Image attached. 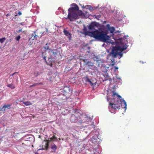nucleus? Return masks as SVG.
<instances>
[{"mask_svg":"<svg viewBox=\"0 0 154 154\" xmlns=\"http://www.w3.org/2000/svg\"><path fill=\"white\" fill-rule=\"evenodd\" d=\"M116 95L117 97L113 99V103H111L110 102L109 103V105L110 106L111 108L115 110L119 109L121 106L122 108H125V109H126L127 106L126 102L120 95H118L115 92L113 93L112 96L114 97Z\"/></svg>","mask_w":154,"mask_h":154,"instance_id":"1","label":"nucleus"},{"mask_svg":"<svg viewBox=\"0 0 154 154\" xmlns=\"http://www.w3.org/2000/svg\"><path fill=\"white\" fill-rule=\"evenodd\" d=\"M126 39L125 36L119 39L121 46H118L113 48L111 52L112 57H116L118 54V51H123L127 48L128 46L126 45L128 43V42Z\"/></svg>","mask_w":154,"mask_h":154,"instance_id":"2","label":"nucleus"},{"mask_svg":"<svg viewBox=\"0 0 154 154\" xmlns=\"http://www.w3.org/2000/svg\"><path fill=\"white\" fill-rule=\"evenodd\" d=\"M91 36L98 40L106 42L109 40V37L107 35V33L101 30H96L94 31L89 32Z\"/></svg>","mask_w":154,"mask_h":154,"instance_id":"3","label":"nucleus"},{"mask_svg":"<svg viewBox=\"0 0 154 154\" xmlns=\"http://www.w3.org/2000/svg\"><path fill=\"white\" fill-rule=\"evenodd\" d=\"M68 14L67 16L68 18L70 21H72L78 18V15L76 11H73L68 10Z\"/></svg>","mask_w":154,"mask_h":154,"instance_id":"4","label":"nucleus"},{"mask_svg":"<svg viewBox=\"0 0 154 154\" xmlns=\"http://www.w3.org/2000/svg\"><path fill=\"white\" fill-rule=\"evenodd\" d=\"M84 80H85V82H89L90 85L92 86H95L97 83L96 81L95 80V82H94V80H92V79H89L88 76H86L84 77L83 78Z\"/></svg>","mask_w":154,"mask_h":154,"instance_id":"5","label":"nucleus"},{"mask_svg":"<svg viewBox=\"0 0 154 154\" xmlns=\"http://www.w3.org/2000/svg\"><path fill=\"white\" fill-rule=\"evenodd\" d=\"M71 5L72 6V7L69 8L68 10L72 11H76L75 10H79V8L78 6L75 3H73L71 4Z\"/></svg>","mask_w":154,"mask_h":154,"instance_id":"6","label":"nucleus"},{"mask_svg":"<svg viewBox=\"0 0 154 154\" xmlns=\"http://www.w3.org/2000/svg\"><path fill=\"white\" fill-rule=\"evenodd\" d=\"M97 23H93L90 24L88 26V29L91 30L95 29V28L97 26Z\"/></svg>","mask_w":154,"mask_h":154,"instance_id":"7","label":"nucleus"},{"mask_svg":"<svg viewBox=\"0 0 154 154\" xmlns=\"http://www.w3.org/2000/svg\"><path fill=\"white\" fill-rule=\"evenodd\" d=\"M77 117H76L75 115L72 114L70 119V121L72 123H75L77 121Z\"/></svg>","mask_w":154,"mask_h":154,"instance_id":"8","label":"nucleus"},{"mask_svg":"<svg viewBox=\"0 0 154 154\" xmlns=\"http://www.w3.org/2000/svg\"><path fill=\"white\" fill-rule=\"evenodd\" d=\"M106 27L109 30L110 33H113L115 30V29L113 27H110L109 24H107L106 25Z\"/></svg>","mask_w":154,"mask_h":154,"instance_id":"9","label":"nucleus"},{"mask_svg":"<svg viewBox=\"0 0 154 154\" xmlns=\"http://www.w3.org/2000/svg\"><path fill=\"white\" fill-rule=\"evenodd\" d=\"M51 148L54 152H55L57 147L54 143H53L51 145Z\"/></svg>","mask_w":154,"mask_h":154,"instance_id":"10","label":"nucleus"},{"mask_svg":"<svg viewBox=\"0 0 154 154\" xmlns=\"http://www.w3.org/2000/svg\"><path fill=\"white\" fill-rule=\"evenodd\" d=\"M11 106V105H10V104H8L7 105H5L2 108L1 110H2L5 111V109L6 108H8V109H9L10 108Z\"/></svg>","mask_w":154,"mask_h":154,"instance_id":"11","label":"nucleus"},{"mask_svg":"<svg viewBox=\"0 0 154 154\" xmlns=\"http://www.w3.org/2000/svg\"><path fill=\"white\" fill-rule=\"evenodd\" d=\"M64 33L66 35V36L68 37L69 38H70L71 36V34L69 32L66 30H64Z\"/></svg>","mask_w":154,"mask_h":154,"instance_id":"12","label":"nucleus"},{"mask_svg":"<svg viewBox=\"0 0 154 154\" xmlns=\"http://www.w3.org/2000/svg\"><path fill=\"white\" fill-rule=\"evenodd\" d=\"M8 87H10L11 89H14L15 88V86L13 84H9L7 85Z\"/></svg>","mask_w":154,"mask_h":154,"instance_id":"13","label":"nucleus"},{"mask_svg":"<svg viewBox=\"0 0 154 154\" xmlns=\"http://www.w3.org/2000/svg\"><path fill=\"white\" fill-rule=\"evenodd\" d=\"M23 103L26 106H29L32 104V103L29 101H26L24 102Z\"/></svg>","mask_w":154,"mask_h":154,"instance_id":"14","label":"nucleus"},{"mask_svg":"<svg viewBox=\"0 0 154 154\" xmlns=\"http://www.w3.org/2000/svg\"><path fill=\"white\" fill-rule=\"evenodd\" d=\"M44 49L45 50V51H47L49 49V48L48 43H46L44 47Z\"/></svg>","mask_w":154,"mask_h":154,"instance_id":"15","label":"nucleus"},{"mask_svg":"<svg viewBox=\"0 0 154 154\" xmlns=\"http://www.w3.org/2000/svg\"><path fill=\"white\" fill-rule=\"evenodd\" d=\"M6 38L5 37H3L2 38H0V42L2 44L5 40Z\"/></svg>","mask_w":154,"mask_h":154,"instance_id":"16","label":"nucleus"},{"mask_svg":"<svg viewBox=\"0 0 154 154\" xmlns=\"http://www.w3.org/2000/svg\"><path fill=\"white\" fill-rule=\"evenodd\" d=\"M105 80H109L110 81H111L112 80V79L110 78H109V76H108V75H106V77H105Z\"/></svg>","mask_w":154,"mask_h":154,"instance_id":"17","label":"nucleus"},{"mask_svg":"<svg viewBox=\"0 0 154 154\" xmlns=\"http://www.w3.org/2000/svg\"><path fill=\"white\" fill-rule=\"evenodd\" d=\"M48 146H49V144H48V143H45V148H43V149H45L46 150H47L48 148Z\"/></svg>","mask_w":154,"mask_h":154,"instance_id":"18","label":"nucleus"},{"mask_svg":"<svg viewBox=\"0 0 154 154\" xmlns=\"http://www.w3.org/2000/svg\"><path fill=\"white\" fill-rule=\"evenodd\" d=\"M34 75L36 77L39 75V72L38 71H35L34 72Z\"/></svg>","mask_w":154,"mask_h":154,"instance_id":"19","label":"nucleus"},{"mask_svg":"<svg viewBox=\"0 0 154 154\" xmlns=\"http://www.w3.org/2000/svg\"><path fill=\"white\" fill-rule=\"evenodd\" d=\"M56 139L57 138L55 135H53V136L52 137L50 138V141H52L54 139Z\"/></svg>","mask_w":154,"mask_h":154,"instance_id":"20","label":"nucleus"},{"mask_svg":"<svg viewBox=\"0 0 154 154\" xmlns=\"http://www.w3.org/2000/svg\"><path fill=\"white\" fill-rule=\"evenodd\" d=\"M32 37V39L33 40L35 38H37V35L36 34H33Z\"/></svg>","mask_w":154,"mask_h":154,"instance_id":"21","label":"nucleus"},{"mask_svg":"<svg viewBox=\"0 0 154 154\" xmlns=\"http://www.w3.org/2000/svg\"><path fill=\"white\" fill-rule=\"evenodd\" d=\"M87 59H85V60H83V61H84L85 62H87V63H88V65L89 66H90V65H92L93 64V63H91V64H89V63H90L89 62V61H88V62H87Z\"/></svg>","mask_w":154,"mask_h":154,"instance_id":"22","label":"nucleus"},{"mask_svg":"<svg viewBox=\"0 0 154 154\" xmlns=\"http://www.w3.org/2000/svg\"><path fill=\"white\" fill-rule=\"evenodd\" d=\"M20 35H18L17 37H16L15 38V39L17 40V41H19L20 40Z\"/></svg>","mask_w":154,"mask_h":154,"instance_id":"23","label":"nucleus"},{"mask_svg":"<svg viewBox=\"0 0 154 154\" xmlns=\"http://www.w3.org/2000/svg\"><path fill=\"white\" fill-rule=\"evenodd\" d=\"M39 84H38V83H35L34 84H33V85H30V87H33L34 86H37V85H39Z\"/></svg>","mask_w":154,"mask_h":154,"instance_id":"24","label":"nucleus"},{"mask_svg":"<svg viewBox=\"0 0 154 154\" xmlns=\"http://www.w3.org/2000/svg\"><path fill=\"white\" fill-rule=\"evenodd\" d=\"M122 51H121V52H118V55H119L120 57H121L122 56Z\"/></svg>","mask_w":154,"mask_h":154,"instance_id":"25","label":"nucleus"},{"mask_svg":"<svg viewBox=\"0 0 154 154\" xmlns=\"http://www.w3.org/2000/svg\"><path fill=\"white\" fill-rule=\"evenodd\" d=\"M73 138L74 139H77L78 138L77 137V136H75V135H73Z\"/></svg>","mask_w":154,"mask_h":154,"instance_id":"26","label":"nucleus"},{"mask_svg":"<svg viewBox=\"0 0 154 154\" xmlns=\"http://www.w3.org/2000/svg\"><path fill=\"white\" fill-rule=\"evenodd\" d=\"M112 62L113 63H112L111 64V65H112V66H113L115 64V63H114V60H112Z\"/></svg>","mask_w":154,"mask_h":154,"instance_id":"27","label":"nucleus"},{"mask_svg":"<svg viewBox=\"0 0 154 154\" xmlns=\"http://www.w3.org/2000/svg\"><path fill=\"white\" fill-rule=\"evenodd\" d=\"M18 14L19 15H20L22 14V13L20 11H19L18 12Z\"/></svg>","mask_w":154,"mask_h":154,"instance_id":"28","label":"nucleus"},{"mask_svg":"<svg viewBox=\"0 0 154 154\" xmlns=\"http://www.w3.org/2000/svg\"><path fill=\"white\" fill-rule=\"evenodd\" d=\"M20 24L22 26H23L25 25L24 23H20Z\"/></svg>","mask_w":154,"mask_h":154,"instance_id":"29","label":"nucleus"},{"mask_svg":"<svg viewBox=\"0 0 154 154\" xmlns=\"http://www.w3.org/2000/svg\"><path fill=\"white\" fill-rule=\"evenodd\" d=\"M11 15V14L10 13H8L7 15H6V16L7 17H8L9 16H10V15Z\"/></svg>","mask_w":154,"mask_h":154,"instance_id":"30","label":"nucleus"},{"mask_svg":"<svg viewBox=\"0 0 154 154\" xmlns=\"http://www.w3.org/2000/svg\"><path fill=\"white\" fill-rule=\"evenodd\" d=\"M22 29H20L18 31V32H21L22 31Z\"/></svg>","mask_w":154,"mask_h":154,"instance_id":"31","label":"nucleus"},{"mask_svg":"<svg viewBox=\"0 0 154 154\" xmlns=\"http://www.w3.org/2000/svg\"><path fill=\"white\" fill-rule=\"evenodd\" d=\"M93 128H94V125H92L91 126Z\"/></svg>","mask_w":154,"mask_h":154,"instance_id":"32","label":"nucleus"},{"mask_svg":"<svg viewBox=\"0 0 154 154\" xmlns=\"http://www.w3.org/2000/svg\"><path fill=\"white\" fill-rule=\"evenodd\" d=\"M115 68L116 70L117 69H118V67H115Z\"/></svg>","mask_w":154,"mask_h":154,"instance_id":"33","label":"nucleus"},{"mask_svg":"<svg viewBox=\"0 0 154 154\" xmlns=\"http://www.w3.org/2000/svg\"><path fill=\"white\" fill-rule=\"evenodd\" d=\"M53 53L54 54V55L56 54V53H55L54 51H53Z\"/></svg>","mask_w":154,"mask_h":154,"instance_id":"34","label":"nucleus"},{"mask_svg":"<svg viewBox=\"0 0 154 154\" xmlns=\"http://www.w3.org/2000/svg\"><path fill=\"white\" fill-rule=\"evenodd\" d=\"M15 73H16V72H15V73H13L12 74V76H13V75H14Z\"/></svg>","mask_w":154,"mask_h":154,"instance_id":"35","label":"nucleus"},{"mask_svg":"<svg viewBox=\"0 0 154 154\" xmlns=\"http://www.w3.org/2000/svg\"><path fill=\"white\" fill-rule=\"evenodd\" d=\"M44 60H46V57H44Z\"/></svg>","mask_w":154,"mask_h":154,"instance_id":"36","label":"nucleus"},{"mask_svg":"<svg viewBox=\"0 0 154 154\" xmlns=\"http://www.w3.org/2000/svg\"><path fill=\"white\" fill-rule=\"evenodd\" d=\"M33 32H34V33L35 34V33L36 32V31H33Z\"/></svg>","mask_w":154,"mask_h":154,"instance_id":"37","label":"nucleus"},{"mask_svg":"<svg viewBox=\"0 0 154 154\" xmlns=\"http://www.w3.org/2000/svg\"><path fill=\"white\" fill-rule=\"evenodd\" d=\"M88 49H90V47H88Z\"/></svg>","mask_w":154,"mask_h":154,"instance_id":"38","label":"nucleus"},{"mask_svg":"<svg viewBox=\"0 0 154 154\" xmlns=\"http://www.w3.org/2000/svg\"><path fill=\"white\" fill-rule=\"evenodd\" d=\"M88 7H91V6L90 5H88Z\"/></svg>","mask_w":154,"mask_h":154,"instance_id":"39","label":"nucleus"},{"mask_svg":"<svg viewBox=\"0 0 154 154\" xmlns=\"http://www.w3.org/2000/svg\"><path fill=\"white\" fill-rule=\"evenodd\" d=\"M52 66V64H51V66Z\"/></svg>","mask_w":154,"mask_h":154,"instance_id":"40","label":"nucleus"}]
</instances>
